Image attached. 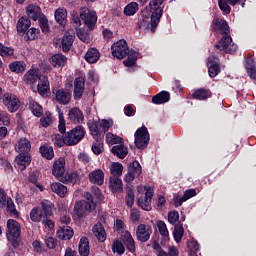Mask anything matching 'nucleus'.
<instances>
[{"label":"nucleus","mask_w":256,"mask_h":256,"mask_svg":"<svg viewBox=\"0 0 256 256\" xmlns=\"http://www.w3.org/2000/svg\"><path fill=\"white\" fill-rule=\"evenodd\" d=\"M165 0H152L149 3L150 9L153 10L151 14V33H155V29H157V26L159 25V21H161V17L163 16V9H161L159 6L163 5Z\"/></svg>","instance_id":"f257e3e1"},{"label":"nucleus","mask_w":256,"mask_h":256,"mask_svg":"<svg viewBox=\"0 0 256 256\" xmlns=\"http://www.w3.org/2000/svg\"><path fill=\"white\" fill-rule=\"evenodd\" d=\"M79 15L86 27H88L90 31H93L95 25H97V13L89 10L87 7H82L80 8Z\"/></svg>","instance_id":"f03ea898"},{"label":"nucleus","mask_w":256,"mask_h":256,"mask_svg":"<svg viewBox=\"0 0 256 256\" xmlns=\"http://www.w3.org/2000/svg\"><path fill=\"white\" fill-rule=\"evenodd\" d=\"M85 137L83 126H76L64 136L65 145H77Z\"/></svg>","instance_id":"7ed1b4c3"},{"label":"nucleus","mask_w":256,"mask_h":256,"mask_svg":"<svg viewBox=\"0 0 256 256\" xmlns=\"http://www.w3.org/2000/svg\"><path fill=\"white\" fill-rule=\"evenodd\" d=\"M113 57L116 59H125L129 55V46H127V41L119 40L114 43L111 47Z\"/></svg>","instance_id":"20e7f679"},{"label":"nucleus","mask_w":256,"mask_h":256,"mask_svg":"<svg viewBox=\"0 0 256 256\" xmlns=\"http://www.w3.org/2000/svg\"><path fill=\"white\" fill-rule=\"evenodd\" d=\"M135 145L138 149H145L147 145L149 144V132L147 131V127L142 126L139 128L135 135Z\"/></svg>","instance_id":"39448f33"},{"label":"nucleus","mask_w":256,"mask_h":256,"mask_svg":"<svg viewBox=\"0 0 256 256\" xmlns=\"http://www.w3.org/2000/svg\"><path fill=\"white\" fill-rule=\"evenodd\" d=\"M92 211H95V208H93V205L85 203V200L78 201L74 205V216L77 217V219L87 217Z\"/></svg>","instance_id":"423d86ee"},{"label":"nucleus","mask_w":256,"mask_h":256,"mask_svg":"<svg viewBox=\"0 0 256 256\" xmlns=\"http://www.w3.org/2000/svg\"><path fill=\"white\" fill-rule=\"evenodd\" d=\"M7 239L9 241H17L19 237H21V225L17 220L9 219L7 221Z\"/></svg>","instance_id":"0eeeda50"},{"label":"nucleus","mask_w":256,"mask_h":256,"mask_svg":"<svg viewBox=\"0 0 256 256\" xmlns=\"http://www.w3.org/2000/svg\"><path fill=\"white\" fill-rule=\"evenodd\" d=\"M152 233L153 230L149 225L140 224L136 229V237L138 241H141L142 243H146V241H149Z\"/></svg>","instance_id":"6e6552de"},{"label":"nucleus","mask_w":256,"mask_h":256,"mask_svg":"<svg viewBox=\"0 0 256 256\" xmlns=\"http://www.w3.org/2000/svg\"><path fill=\"white\" fill-rule=\"evenodd\" d=\"M141 171V164H139L137 161L132 162L128 168V173L125 176L126 183H131L135 177H139V175H141Z\"/></svg>","instance_id":"1a4fd4ad"},{"label":"nucleus","mask_w":256,"mask_h":256,"mask_svg":"<svg viewBox=\"0 0 256 256\" xmlns=\"http://www.w3.org/2000/svg\"><path fill=\"white\" fill-rule=\"evenodd\" d=\"M52 174L61 181L65 176V158H59L53 164Z\"/></svg>","instance_id":"9d476101"},{"label":"nucleus","mask_w":256,"mask_h":256,"mask_svg":"<svg viewBox=\"0 0 256 256\" xmlns=\"http://www.w3.org/2000/svg\"><path fill=\"white\" fill-rule=\"evenodd\" d=\"M151 199H153V189L148 188L144 196L138 199V205L144 211H151Z\"/></svg>","instance_id":"9b49d317"},{"label":"nucleus","mask_w":256,"mask_h":256,"mask_svg":"<svg viewBox=\"0 0 256 256\" xmlns=\"http://www.w3.org/2000/svg\"><path fill=\"white\" fill-rule=\"evenodd\" d=\"M3 103L7 106L8 111L11 113H14V111L19 109V99L13 94H4Z\"/></svg>","instance_id":"f8f14e48"},{"label":"nucleus","mask_w":256,"mask_h":256,"mask_svg":"<svg viewBox=\"0 0 256 256\" xmlns=\"http://www.w3.org/2000/svg\"><path fill=\"white\" fill-rule=\"evenodd\" d=\"M53 95H55V99L60 105H68L71 101V92L64 89H54Z\"/></svg>","instance_id":"ddd939ff"},{"label":"nucleus","mask_w":256,"mask_h":256,"mask_svg":"<svg viewBox=\"0 0 256 256\" xmlns=\"http://www.w3.org/2000/svg\"><path fill=\"white\" fill-rule=\"evenodd\" d=\"M83 93H85V78L78 77L74 80V99H81Z\"/></svg>","instance_id":"4468645a"},{"label":"nucleus","mask_w":256,"mask_h":256,"mask_svg":"<svg viewBox=\"0 0 256 256\" xmlns=\"http://www.w3.org/2000/svg\"><path fill=\"white\" fill-rule=\"evenodd\" d=\"M88 178L90 183L94 185H103L105 183V173L101 169L90 172Z\"/></svg>","instance_id":"2eb2a0df"},{"label":"nucleus","mask_w":256,"mask_h":256,"mask_svg":"<svg viewBox=\"0 0 256 256\" xmlns=\"http://www.w3.org/2000/svg\"><path fill=\"white\" fill-rule=\"evenodd\" d=\"M73 39H75V32L73 30L65 33L64 37L62 38V50L64 53H69L73 45Z\"/></svg>","instance_id":"dca6fc26"},{"label":"nucleus","mask_w":256,"mask_h":256,"mask_svg":"<svg viewBox=\"0 0 256 256\" xmlns=\"http://www.w3.org/2000/svg\"><path fill=\"white\" fill-rule=\"evenodd\" d=\"M213 27L214 31L221 33V35H229V24H227V21L216 18L213 20Z\"/></svg>","instance_id":"f3484780"},{"label":"nucleus","mask_w":256,"mask_h":256,"mask_svg":"<svg viewBox=\"0 0 256 256\" xmlns=\"http://www.w3.org/2000/svg\"><path fill=\"white\" fill-rule=\"evenodd\" d=\"M92 233L93 235L96 236L98 241H100L101 243L105 242V240L107 239V233L105 232V227H103V224H101L100 222H98L93 226Z\"/></svg>","instance_id":"a211bd4d"},{"label":"nucleus","mask_w":256,"mask_h":256,"mask_svg":"<svg viewBox=\"0 0 256 256\" xmlns=\"http://www.w3.org/2000/svg\"><path fill=\"white\" fill-rule=\"evenodd\" d=\"M208 73L210 77H217L219 73H221V66L217 62H215L214 57L208 58Z\"/></svg>","instance_id":"6ab92c4d"},{"label":"nucleus","mask_w":256,"mask_h":256,"mask_svg":"<svg viewBox=\"0 0 256 256\" xmlns=\"http://www.w3.org/2000/svg\"><path fill=\"white\" fill-rule=\"evenodd\" d=\"M15 149L18 153L29 155V151H31V142L26 138H22L15 146Z\"/></svg>","instance_id":"aec40b11"},{"label":"nucleus","mask_w":256,"mask_h":256,"mask_svg":"<svg viewBox=\"0 0 256 256\" xmlns=\"http://www.w3.org/2000/svg\"><path fill=\"white\" fill-rule=\"evenodd\" d=\"M68 117L72 123H83L85 116L79 108H72L69 111Z\"/></svg>","instance_id":"412c9836"},{"label":"nucleus","mask_w":256,"mask_h":256,"mask_svg":"<svg viewBox=\"0 0 256 256\" xmlns=\"http://www.w3.org/2000/svg\"><path fill=\"white\" fill-rule=\"evenodd\" d=\"M16 163L20 171H25V169H27V165H30L31 163V155L20 153V155L16 157Z\"/></svg>","instance_id":"4be33fe9"},{"label":"nucleus","mask_w":256,"mask_h":256,"mask_svg":"<svg viewBox=\"0 0 256 256\" xmlns=\"http://www.w3.org/2000/svg\"><path fill=\"white\" fill-rule=\"evenodd\" d=\"M109 187L113 193H123V181L117 176L110 177Z\"/></svg>","instance_id":"5701e85b"},{"label":"nucleus","mask_w":256,"mask_h":256,"mask_svg":"<svg viewBox=\"0 0 256 256\" xmlns=\"http://www.w3.org/2000/svg\"><path fill=\"white\" fill-rule=\"evenodd\" d=\"M122 241L130 253H135V240L128 231L122 234Z\"/></svg>","instance_id":"b1692460"},{"label":"nucleus","mask_w":256,"mask_h":256,"mask_svg":"<svg viewBox=\"0 0 256 256\" xmlns=\"http://www.w3.org/2000/svg\"><path fill=\"white\" fill-rule=\"evenodd\" d=\"M195 195H197V191L195 189L186 190L180 199H174L175 207H181L185 201H188L191 197H195Z\"/></svg>","instance_id":"393cba45"},{"label":"nucleus","mask_w":256,"mask_h":256,"mask_svg":"<svg viewBox=\"0 0 256 256\" xmlns=\"http://www.w3.org/2000/svg\"><path fill=\"white\" fill-rule=\"evenodd\" d=\"M171 99V94L167 91H162L152 97V103L155 105H162L163 103H168Z\"/></svg>","instance_id":"a878e982"},{"label":"nucleus","mask_w":256,"mask_h":256,"mask_svg":"<svg viewBox=\"0 0 256 256\" xmlns=\"http://www.w3.org/2000/svg\"><path fill=\"white\" fill-rule=\"evenodd\" d=\"M29 27H31V20H29V18L22 17L19 19L17 23V31L19 35H25L29 30Z\"/></svg>","instance_id":"bb28decb"},{"label":"nucleus","mask_w":256,"mask_h":256,"mask_svg":"<svg viewBox=\"0 0 256 256\" xmlns=\"http://www.w3.org/2000/svg\"><path fill=\"white\" fill-rule=\"evenodd\" d=\"M27 16L33 21H37L39 19V15H41V8L35 4H30L26 8Z\"/></svg>","instance_id":"cd10ccee"},{"label":"nucleus","mask_w":256,"mask_h":256,"mask_svg":"<svg viewBox=\"0 0 256 256\" xmlns=\"http://www.w3.org/2000/svg\"><path fill=\"white\" fill-rule=\"evenodd\" d=\"M113 155H116V157H119V159H125L127 157V154L129 153V149L127 146L120 144L113 146L111 149Z\"/></svg>","instance_id":"c85d7f7f"},{"label":"nucleus","mask_w":256,"mask_h":256,"mask_svg":"<svg viewBox=\"0 0 256 256\" xmlns=\"http://www.w3.org/2000/svg\"><path fill=\"white\" fill-rule=\"evenodd\" d=\"M50 189L53 191V193H56V195H59L62 198L67 197V186L59 182L52 183Z\"/></svg>","instance_id":"c756f323"},{"label":"nucleus","mask_w":256,"mask_h":256,"mask_svg":"<svg viewBox=\"0 0 256 256\" xmlns=\"http://www.w3.org/2000/svg\"><path fill=\"white\" fill-rule=\"evenodd\" d=\"M57 237L63 241H69V239L73 237V229L69 226L61 227V229L57 231Z\"/></svg>","instance_id":"7c9ffc66"},{"label":"nucleus","mask_w":256,"mask_h":256,"mask_svg":"<svg viewBox=\"0 0 256 256\" xmlns=\"http://www.w3.org/2000/svg\"><path fill=\"white\" fill-rule=\"evenodd\" d=\"M79 255L81 256H89L90 248H89V238L82 237L78 246Z\"/></svg>","instance_id":"2f4dec72"},{"label":"nucleus","mask_w":256,"mask_h":256,"mask_svg":"<svg viewBox=\"0 0 256 256\" xmlns=\"http://www.w3.org/2000/svg\"><path fill=\"white\" fill-rule=\"evenodd\" d=\"M241 0H218V5L221 9L226 14L231 13V7L229 5L235 6L237 3H239Z\"/></svg>","instance_id":"473e14b6"},{"label":"nucleus","mask_w":256,"mask_h":256,"mask_svg":"<svg viewBox=\"0 0 256 256\" xmlns=\"http://www.w3.org/2000/svg\"><path fill=\"white\" fill-rule=\"evenodd\" d=\"M39 74L37 70H29L23 77V81H25L28 85H33V83H37L39 81Z\"/></svg>","instance_id":"72a5a7b5"},{"label":"nucleus","mask_w":256,"mask_h":256,"mask_svg":"<svg viewBox=\"0 0 256 256\" xmlns=\"http://www.w3.org/2000/svg\"><path fill=\"white\" fill-rule=\"evenodd\" d=\"M55 20L59 25H67V10L58 8L55 11Z\"/></svg>","instance_id":"f704fd0d"},{"label":"nucleus","mask_w":256,"mask_h":256,"mask_svg":"<svg viewBox=\"0 0 256 256\" xmlns=\"http://www.w3.org/2000/svg\"><path fill=\"white\" fill-rule=\"evenodd\" d=\"M233 43L231 36H223L217 44H215L218 51H226V49Z\"/></svg>","instance_id":"c9c22d12"},{"label":"nucleus","mask_w":256,"mask_h":256,"mask_svg":"<svg viewBox=\"0 0 256 256\" xmlns=\"http://www.w3.org/2000/svg\"><path fill=\"white\" fill-rule=\"evenodd\" d=\"M211 97V91L207 89H197L193 94V99H199L200 101H205V99H209Z\"/></svg>","instance_id":"e433bc0d"},{"label":"nucleus","mask_w":256,"mask_h":256,"mask_svg":"<svg viewBox=\"0 0 256 256\" xmlns=\"http://www.w3.org/2000/svg\"><path fill=\"white\" fill-rule=\"evenodd\" d=\"M49 91V80L46 76H40L38 82V93L45 95Z\"/></svg>","instance_id":"4c0bfd02"},{"label":"nucleus","mask_w":256,"mask_h":256,"mask_svg":"<svg viewBox=\"0 0 256 256\" xmlns=\"http://www.w3.org/2000/svg\"><path fill=\"white\" fill-rule=\"evenodd\" d=\"M99 57V50L95 48L89 49L85 55V59L88 63H97V61H99Z\"/></svg>","instance_id":"58836bf2"},{"label":"nucleus","mask_w":256,"mask_h":256,"mask_svg":"<svg viewBox=\"0 0 256 256\" xmlns=\"http://www.w3.org/2000/svg\"><path fill=\"white\" fill-rule=\"evenodd\" d=\"M67 63V57L63 54H55L51 57V65L53 67H63Z\"/></svg>","instance_id":"ea45409f"},{"label":"nucleus","mask_w":256,"mask_h":256,"mask_svg":"<svg viewBox=\"0 0 256 256\" xmlns=\"http://www.w3.org/2000/svg\"><path fill=\"white\" fill-rule=\"evenodd\" d=\"M145 13H147V10L142 11V16L140 17L138 21V27L139 29H149L151 31V18L149 16H145Z\"/></svg>","instance_id":"a19ab883"},{"label":"nucleus","mask_w":256,"mask_h":256,"mask_svg":"<svg viewBox=\"0 0 256 256\" xmlns=\"http://www.w3.org/2000/svg\"><path fill=\"white\" fill-rule=\"evenodd\" d=\"M45 217L46 216L43 214V211H41L40 208H34L30 212V219L34 223H39L40 221H43Z\"/></svg>","instance_id":"79ce46f5"},{"label":"nucleus","mask_w":256,"mask_h":256,"mask_svg":"<svg viewBox=\"0 0 256 256\" xmlns=\"http://www.w3.org/2000/svg\"><path fill=\"white\" fill-rule=\"evenodd\" d=\"M41 211L46 217H51L53 215V203L49 200H44L41 202Z\"/></svg>","instance_id":"37998d69"},{"label":"nucleus","mask_w":256,"mask_h":256,"mask_svg":"<svg viewBox=\"0 0 256 256\" xmlns=\"http://www.w3.org/2000/svg\"><path fill=\"white\" fill-rule=\"evenodd\" d=\"M40 153L44 159L51 160L55 157V153L53 152V147L44 145L40 147Z\"/></svg>","instance_id":"c03bdc74"},{"label":"nucleus","mask_w":256,"mask_h":256,"mask_svg":"<svg viewBox=\"0 0 256 256\" xmlns=\"http://www.w3.org/2000/svg\"><path fill=\"white\" fill-rule=\"evenodd\" d=\"M62 183H77L79 181V174L77 172L67 173L62 176V179H60Z\"/></svg>","instance_id":"a18cd8bd"},{"label":"nucleus","mask_w":256,"mask_h":256,"mask_svg":"<svg viewBox=\"0 0 256 256\" xmlns=\"http://www.w3.org/2000/svg\"><path fill=\"white\" fill-rule=\"evenodd\" d=\"M184 233H185V229H183V225L175 224L173 235L176 243H181V239H183Z\"/></svg>","instance_id":"49530a36"},{"label":"nucleus","mask_w":256,"mask_h":256,"mask_svg":"<svg viewBox=\"0 0 256 256\" xmlns=\"http://www.w3.org/2000/svg\"><path fill=\"white\" fill-rule=\"evenodd\" d=\"M29 108L32 111L33 115H35V117H41L43 115V107H41L39 103L31 100L29 102Z\"/></svg>","instance_id":"de8ad7c7"},{"label":"nucleus","mask_w":256,"mask_h":256,"mask_svg":"<svg viewBox=\"0 0 256 256\" xmlns=\"http://www.w3.org/2000/svg\"><path fill=\"white\" fill-rule=\"evenodd\" d=\"M112 177H121L123 175V165L119 162H114L110 168Z\"/></svg>","instance_id":"09e8293b"},{"label":"nucleus","mask_w":256,"mask_h":256,"mask_svg":"<svg viewBox=\"0 0 256 256\" xmlns=\"http://www.w3.org/2000/svg\"><path fill=\"white\" fill-rule=\"evenodd\" d=\"M24 34V41H35V39H37V35H39V29L30 28Z\"/></svg>","instance_id":"8fccbe9b"},{"label":"nucleus","mask_w":256,"mask_h":256,"mask_svg":"<svg viewBox=\"0 0 256 256\" xmlns=\"http://www.w3.org/2000/svg\"><path fill=\"white\" fill-rule=\"evenodd\" d=\"M139 10V5L136 2H131L124 8V13L128 16L135 15Z\"/></svg>","instance_id":"3c124183"},{"label":"nucleus","mask_w":256,"mask_h":256,"mask_svg":"<svg viewBox=\"0 0 256 256\" xmlns=\"http://www.w3.org/2000/svg\"><path fill=\"white\" fill-rule=\"evenodd\" d=\"M112 251L114 253H118V255H123V253H125V246L123 245V242L115 240L112 245Z\"/></svg>","instance_id":"603ef678"},{"label":"nucleus","mask_w":256,"mask_h":256,"mask_svg":"<svg viewBox=\"0 0 256 256\" xmlns=\"http://www.w3.org/2000/svg\"><path fill=\"white\" fill-rule=\"evenodd\" d=\"M6 210L11 215L19 216V212L15 208V203L13 202V200L11 198H7V200H6Z\"/></svg>","instance_id":"864d4df0"},{"label":"nucleus","mask_w":256,"mask_h":256,"mask_svg":"<svg viewBox=\"0 0 256 256\" xmlns=\"http://www.w3.org/2000/svg\"><path fill=\"white\" fill-rule=\"evenodd\" d=\"M106 141L108 143H112L114 145H117V143H119L120 145L124 143L123 138H121L117 135H114L113 133L106 134Z\"/></svg>","instance_id":"5fc2aeb1"},{"label":"nucleus","mask_w":256,"mask_h":256,"mask_svg":"<svg viewBox=\"0 0 256 256\" xmlns=\"http://www.w3.org/2000/svg\"><path fill=\"white\" fill-rule=\"evenodd\" d=\"M156 225L158 227V231L162 237H169V230H167V224H165L163 221L158 220L156 222Z\"/></svg>","instance_id":"6e6d98bb"},{"label":"nucleus","mask_w":256,"mask_h":256,"mask_svg":"<svg viewBox=\"0 0 256 256\" xmlns=\"http://www.w3.org/2000/svg\"><path fill=\"white\" fill-rule=\"evenodd\" d=\"M125 67H133L135 63H137V54L136 53H129L127 59L123 61Z\"/></svg>","instance_id":"4d7b16f0"},{"label":"nucleus","mask_w":256,"mask_h":256,"mask_svg":"<svg viewBox=\"0 0 256 256\" xmlns=\"http://www.w3.org/2000/svg\"><path fill=\"white\" fill-rule=\"evenodd\" d=\"M10 70L13 71V73H21L25 71V64H23L22 62L11 63Z\"/></svg>","instance_id":"13d9d810"},{"label":"nucleus","mask_w":256,"mask_h":256,"mask_svg":"<svg viewBox=\"0 0 256 256\" xmlns=\"http://www.w3.org/2000/svg\"><path fill=\"white\" fill-rule=\"evenodd\" d=\"M125 201L127 207H133V205L135 204V193H133V190L130 189L127 191Z\"/></svg>","instance_id":"bf43d9fd"},{"label":"nucleus","mask_w":256,"mask_h":256,"mask_svg":"<svg viewBox=\"0 0 256 256\" xmlns=\"http://www.w3.org/2000/svg\"><path fill=\"white\" fill-rule=\"evenodd\" d=\"M40 123L42 127H49V125L53 123V119L51 118V113L46 112L45 115L40 119Z\"/></svg>","instance_id":"052dcab7"},{"label":"nucleus","mask_w":256,"mask_h":256,"mask_svg":"<svg viewBox=\"0 0 256 256\" xmlns=\"http://www.w3.org/2000/svg\"><path fill=\"white\" fill-rule=\"evenodd\" d=\"M40 28L42 29L43 33H49V21L47 20V18L42 17L38 19Z\"/></svg>","instance_id":"680f3d73"},{"label":"nucleus","mask_w":256,"mask_h":256,"mask_svg":"<svg viewBox=\"0 0 256 256\" xmlns=\"http://www.w3.org/2000/svg\"><path fill=\"white\" fill-rule=\"evenodd\" d=\"M14 53V50L3 46V44H0V55L1 57H11Z\"/></svg>","instance_id":"e2e57ef3"},{"label":"nucleus","mask_w":256,"mask_h":256,"mask_svg":"<svg viewBox=\"0 0 256 256\" xmlns=\"http://www.w3.org/2000/svg\"><path fill=\"white\" fill-rule=\"evenodd\" d=\"M153 249L157 256H169V254L167 252H165V250H163L161 245L157 242L153 243Z\"/></svg>","instance_id":"0e129e2a"},{"label":"nucleus","mask_w":256,"mask_h":256,"mask_svg":"<svg viewBox=\"0 0 256 256\" xmlns=\"http://www.w3.org/2000/svg\"><path fill=\"white\" fill-rule=\"evenodd\" d=\"M168 221L171 223V225H175L177 221H179V212L177 211H170L168 213Z\"/></svg>","instance_id":"69168bd1"},{"label":"nucleus","mask_w":256,"mask_h":256,"mask_svg":"<svg viewBox=\"0 0 256 256\" xmlns=\"http://www.w3.org/2000/svg\"><path fill=\"white\" fill-rule=\"evenodd\" d=\"M76 35L83 43H89V36L82 29H76Z\"/></svg>","instance_id":"338daca9"},{"label":"nucleus","mask_w":256,"mask_h":256,"mask_svg":"<svg viewBox=\"0 0 256 256\" xmlns=\"http://www.w3.org/2000/svg\"><path fill=\"white\" fill-rule=\"evenodd\" d=\"M53 141L57 147H63V145H65V137L63 138V136L60 134H55L53 136Z\"/></svg>","instance_id":"774afa93"}]
</instances>
